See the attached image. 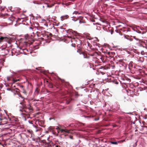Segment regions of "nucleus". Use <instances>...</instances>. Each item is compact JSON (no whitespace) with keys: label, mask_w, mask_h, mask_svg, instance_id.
Instances as JSON below:
<instances>
[{"label":"nucleus","mask_w":147,"mask_h":147,"mask_svg":"<svg viewBox=\"0 0 147 147\" xmlns=\"http://www.w3.org/2000/svg\"><path fill=\"white\" fill-rule=\"evenodd\" d=\"M0 20L3 21L5 23L8 25H11L12 24V21L9 18H5L4 16H0Z\"/></svg>","instance_id":"nucleus-1"},{"label":"nucleus","mask_w":147,"mask_h":147,"mask_svg":"<svg viewBox=\"0 0 147 147\" xmlns=\"http://www.w3.org/2000/svg\"><path fill=\"white\" fill-rule=\"evenodd\" d=\"M67 15L65 16H61V21H62L64 19H65V17H67Z\"/></svg>","instance_id":"nucleus-2"},{"label":"nucleus","mask_w":147,"mask_h":147,"mask_svg":"<svg viewBox=\"0 0 147 147\" xmlns=\"http://www.w3.org/2000/svg\"><path fill=\"white\" fill-rule=\"evenodd\" d=\"M64 132L66 133H70V131L65 129H64Z\"/></svg>","instance_id":"nucleus-3"},{"label":"nucleus","mask_w":147,"mask_h":147,"mask_svg":"<svg viewBox=\"0 0 147 147\" xmlns=\"http://www.w3.org/2000/svg\"><path fill=\"white\" fill-rule=\"evenodd\" d=\"M80 13H79L78 11H74L73 13V14H80Z\"/></svg>","instance_id":"nucleus-4"},{"label":"nucleus","mask_w":147,"mask_h":147,"mask_svg":"<svg viewBox=\"0 0 147 147\" xmlns=\"http://www.w3.org/2000/svg\"><path fill=\"white\" fill-rule=\"evenodd\" d=\"M111 143L113 144H117L118 142H111Z\"/></svg>","instance_id":"nucleus-5"},{"label":"nucleus","mask_w":147,"mask_h":147,"mask_svg":"<svg viewBox=\"0 0 147 147\" xmlns=\"http://www.w3.org/2000/svg\"><path fill=\"white\" fill-rule=\"evenodd\" d=\"M6 38H7V37H1L0 38V40H3L4 39Z\"/></svg>","instance_id":"nucleus-6"},{"label":"nucleus","mask_w":147,"mask_h":147,"mask_svg":"<svg viewBox=\"0 0 147 147\" xmlns=\"http://www.w3.org/2000/svg\"><path fill=\"white\" fill-rule=\"evenodd\" d=\"M59 130L61 131V133H63V132H64V129H61L60 128V129H59Z\"/></svg>","instance_id":"nucleus-7"},{"label":"nucleus","mask_w":147,"mask_h":147,"mask_svg":"<svg viewBox=\"0 0 147 147\" xmlns=\"http://www.w3.org/2000/svg\"><path fill=\"white\" fill-rule=\"evenodd\" d=\"M22 107H21V108L20 109V111L22 112H23V105H22Z\"/></svg>","instance_id":"nucleus-8"},{"label":"nucleus","mask_w":147,"mask_h":147,"mask_svg":"<svg viewBox=\"0 0 147 147\" xmlns=\"http://www.w3.org/2000/svg\"><path fill=\"white\" fill-rule=\"evenodd\" d=\"M19 80H15V79L13 80L14 82H16Z\"/></svg>","instance_id":"nucleus-9"},{"label":"nucleus","mask_w":147,"mask_h":147,"mask_svg":"<svg viewBox=\"0 0 147 147\" xmlns=\"http://www.w3.org/2000/svg\"><path fill=\"white\" fill-rule=\"evenodd\" d=\"M11 73H12L13 74H11V75L12 76L13 74H16V73L12 71H11Z\"/></svg>","instance_id":"nucleus-10"},{"label":"nucleus","mask_w":147,"mask_h":147,"mask_svg":"<svg viewBox=\"0 0 147 147\" xmlns=\"http://www.w3.org/2000/svg\"><path fill=\"white\" fill-rule=\"evenodd\" d=\"M59 129H60V128H59V127H57L56 128V129H59Z\"/></svg>","instance_id":"nucleus-11"},{"label":"nucleus","mask_w":147,"mask_h":147,"mask_svg":"<svg viewBox=\"0 0 147 147\" xmlns=\"http://www.w3.org/2000/svg\"><path fill=\"white\" fill-rule=\"evenodd\" d=\"M29 28L30 29H31V30L32 29V28L31 27H29Z\"/></svg>","instance_id":"nucleus-12"},{"label":"nucleus","mask_w":147,"mask_h":147,"mask_svg":"<svg viewBox=\"0 0 147 147\" xmlns=\"http://www.w3.org/2000/svg\"><path fill=\"white\" fill-rule=\"evenodd\" d=\"M69 138L71 139H72V136H70Z\"/></svg>","instance_id":"nucleus-13"},{"label":"nucleus","mask_w":147,"mask_h":147,"mask_svg":"<svg viewBox=\"0 0 147 147\" xmlns=\"http://www.w3.org/2000/svg\"><path fill=\"white\" fill-rule=\"evenodd\" d=\"M122 26V25H119L118 26L119 27H120V26Z\"/></svg>","instance_id":"nucleus-14"},{"label":"nucleus","mask_w":147,"mask_h":147,"mask_svg":"<svg viewBox=\"0 0 147 147\" xmlns=\"http://www.w3.org/2000/svg\"><path fill=\"white\" fill-rule=\"evenodd\" d=\"M135 38L137 40H138V38Z\"/></svg>","instance_id":"nucleus-15"},{"label":"nucleus","mask_w":147,"mask_h":147,"mask_svg":"<svg viewBox=\"0 0 147 147\" xmlns=\"http://www.w3.org/2000/svg\"><path fill=\"white\" fill-rule=\"evenodd\" d=\"M19 96L20 97H21L22 98V96H21V95H19Z\"/></svg>","instance_id":"nucleus-16"},{"label":"nucleus","mask_w":147,"mask_h":147,"mask_svg":"<svg viewBox=\"0 0 147 147\" xmlns=\"http://www.w3.org/2000/svg\"><path fill=\"white\" fill-rule=\"evenodd\" d=\"M19 49H21V47H19Z\"/></svg>","instance_id":"nucleus-17"},{"label":"nucleus","mask_w":147,"mask_h":147,"mask_svg":"<svg viewBox=\"0 0 147 147\" xmlns=\"http://www.w3.org/2000/svg\"><path fill=\"white\" fill-rule=\"evenodd\" d=\"M125 37L126 39H128V38H126V37L125 36Z\"/></svg>","instance_id":"nucleus-18"},{"label":"nucleus","mask_w":147,"mask_h":147,"mask_svg":"<svg viewBox=\"0 0 147 147\" xmlns=\"http://www.w3.org/2000/svg\"><path fill=\"white\" fill-rule=\"evenodd\" d=\"M98 119H95V120H98Z\"/></svg>","instance_id":"nucleus-19"},{"label":"nucleus","mask_w":147,"mask_h":147,"mask_svg":"<svg viewBox=\"0 0 147 147\" xmlns=\"http://www.w3.org/2000/svg\"><path fill=\"white\" fill-rule=\"evenodd\" d=\"M98 119H95V120H98Z\"/></svg>","instance_id":"nucleus-20"},{"label":"nucleus","mask_w":147,"mask_h":147,"mask_svg":"<svg viewBox=\"0 0 147 147\" xmlns=\"http://www.w3.org/2000/svg\"><path fill=\"white\" fill-rule=\"evenodd\" d=\"M121 23V24H123V23Z\"/></svg>","instance_id":"nucleus-21"},{"label":"nucleus","mask_w":147,"mask_h":147,"mask_svg":"<svg viewBox=\"0 0 147 147\" xmlns=\"http://www.w3.org/2000/svg\"><path fill=\"white\" fill-rule=\"evenodd\" d=\"M129 40H130V41H131V39H129Z\"/></svg>","instance_id":"nucleus-22"},{"label":"nucleus","mask_w":147,"mask_h":147,"mask_svg":"<svg viewBox=\"0 0 147 147\" xmlns=\"http://www.w3.org/2000/svg\"><path fill=\"white\" fill-rule=\"evenodd\" d=\"M116 84H117L118 83L117 82V83H116Z\"/></svg>","instance_id":"nucleus-23"},{"label":"nucleus","mask_w":147,"mask_h":147,"mask_svg":"<svg viewBox=\"0 0 147 147\" xmlns=\"http://www.w3.org/2000/svg\"><path fill=\"white\" fill-rule=\"evenodd\" d=\"M1 119V120H2V119Z\"/></svg>","instance_id":"nucleus-24"},{"label":"nucleus","mask_w":147,"mask_h":147,"mask_svg":"<svg viewBox=\"0 0 147 147\" xmlns=\"http://www.w3.org/2000/svg\"><path fill=\"white\" fill-rule=\"evenodd\" d=\"M56 147H58L57 146H56Z\"/></svg>","instance_id":"nucleus-25"},{"label":"nucleus","mask_w":147,"mask_h":147,"mask_svg":"<svg viewBox=\"0 0 147 147\" xmlns=\"http://www.w3.org/2000/svg\"><path fill=\"white\" fill-rule=\"evenodd\" d=\"M56 147H58L57 146H56Z\"/></svg>","instance_id":"nucleus-26"}]
</instances>
